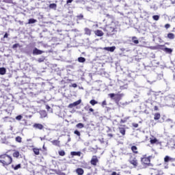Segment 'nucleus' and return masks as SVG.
Returning a JSON list of instances; mask_svg holds the SVG:
<instances>
[{
    "mask_svg": "<svg viewBox=\"0 0 175 175\" xmlns=\"http://www.w3.org/2000/svg\"><path fill=\"white\" fill-rule=\"evenodd\" d=\"M108 96L112 100H114V102L116 103L117 106H120V100L122 99V96H124V94H114V93H110L108 94Z\"/></svg>",
    "mask_w": 175,
    "mask_h": 175,
    "instance_id": "f257e3e1",
    "label": "nucleus"
},
{
    "mask_svg": "<svg viewBox=\"0 0 175 175\" xmlns=\"http://www.w3.org/2000/svg\"><path fill=\"white\" fill-rule=\"evenodd\" d=\"M104 31L107 32V35H114V33L117 32L116 27L113 26V25H107L104 29Z\"/></svg>",
    "mask_w": 175,
    "mask_h": 175,
    "instance_id": "f03ea898",
    "label": "nucleus"
},
{
    "mask_svg": "<svg viewBox=\"0 0 175 175\" xmlns=\"http://www.w3.org/2000/svg\"><path fill=\"white\" fill-rule=\"evenodd\" d=\"M0 158H1V159H5V160L8 159V161H5L6 163H8V165H10V163H12V162H13V159L12 158V157H10L6 154L0 155Z\"/></svg>",
    "mask_w": 175,
    "mask_h": 175,
    "instance_id": "7ed1b4c3",
    "label": "nucleus"
},
{
    "mask_svg": "<svg viewBox=\"0 0 175 175\" xmlns=\"http://www.w3.org/2000/svg\"><path fill=\"white\" fill-rule=\"evenodd\" d=\"M158 49L163 50V51H165V53H167V54H172V53H173V49L165 47V45H158Z\"/></svg>",
    "mask_w": 175,
    "mask_h": 175,
    "instance_id": "20e7f679",
    "label": "nucleus"
},
{
    "mask_svg": "<svg viewBox=\"0 0 175 175\" xmlns=\"http://www.w3.org/2000/svg\"><path fill=\"white\" fill-rule=\"evenodd\" d=\"M44 53V51H42L36 47L33 49L32 54L33 55H42V54Z\"/></svg>",
    "mask_w": 175,
    "mask_h": 175,
    "instance_id": "39448f33",
    "label": "nucleus"
},
{
    "mask_svg": "<svg viewBox=\"0 0 175 175\" xmlns=\"http://www.w3.org/2000/svg\"><path fill=\"white\" fill-rule=\"evenodd\" d=\"M80 103H81V99H79L72 103H70V105H68V107L69 109H73V107H76V106H79Z\"/></svg>",
    "mask_w": 175,
    "mask_h": 175,
    "instance_id": "423d86ee",
    "label": "nucleus"
},
{
    "mask_svg": "<svg viewBox=\"0 0 175 175\" xmlns=\"http://www.w3.org/2000/svg\"><path fill=\"white\" fill-rule=\"evenodd\" d=\"M157 81V77H154V75H150L148 79H147V82L153 84V83H155Z\"/></svg>",
    "mask_w": 175,
    "mask_h": 175,
    "instance_id": "0eeeda50",
    "label": "nucleus"
},
{
    "mask_svg": "<svg viewBox=\"0 0 175 175\" xmlns=\"http://www.w3.org/2000/svg\"><path fill=\"white\" fill-rule=\"evenodd\" d=\"M98 161L99 160H98V157L96 156H93L90 163L93 165V166H96V163H98Z\"/></svg>",
    "mask_w": 175,
    "mask_h": 175,
    "instance_id": "6e6552de",
    "label": "nucleus"
},
{
    "mask_svg": "<svg viewBox=\"0 0 175 175\" xmlns=\"http://www.w3.org/2000/svg\"><path fill=\"white\" fill-rule=\"evenodd\" d=\"M141 161L144 165H147L149 162H151L150 157L142 158Z\"/></svg>",
    "mask_w": 175,
    "mask_h": 175,
    "instance_id": "1a4fd4ad",
    "label": "nucleus"
},
{
    "mask_svg": "<svg viewBox=\"0 0 175 175\" xmlns=\"http://www.w3.org/2000/svg\"><path fill=\"white\" fill-rule=\"evenodd\" d=\"M120 1L121 0H111V2H112V8H118V3H120Z\"/></svg>",
    "mask_w": 175,
    "mask_h": 175,
    "instance_id": "9d476101",
    "label": "nucleus"
},
{
    "mask_svg": "<svg viewBox=\"0 0 175 175\" xmlns=\"http://www.w3.org/2000/svg\"><path fill=\"white\" fill-rule=\"evenodd\" d=\"M51 143L53 146H55L56 147H61V142H59L57 139H55L53 141H51Z\"/></svg>",
    "mask_w": 175,
    "mask_h": 175,
    "instance_id": "9b49d317",
    "label": "nucleus"
},
{
    "mask_svg": "<svg viewBox=\"0 0 175 175\" xmlns=\"http://www.w3.org/2000/svg\"><path fill=\"white\" fill-rule=\"evenodd\" d=\"M33 128H36V129L42 130L44 128V126L42 124L36 123L33 124Z\"/></svg>",
    "mask_w": 175,
    "mask_h": 175,
    "instance_id": "f8f14e48",
    "label": "nucleus"
},
{
    "mask_svg": "<svg viewBox=\"0 0 175 175\" xmlns=\"http://www.w3.org/2000/svg\"><path fill=\"white\" fill-rule=\"evenodd\" d=\"M129 162L131 165H133L135 167L137 166V160L136 159V158L129 160Z\"/></svg>",
    "mask_w": 175,
    "mask_h": 175,
    "instance_id": "ddd939ff",
    "label": "nucleus"
},
{
    "mask_svg": "<svg viewBox=\"0 0 175 175\" xmlns=\"http://www.w3.org/2000/svg\"><path fill=\"white\" fill-rule=\"evenodd\" d=\"M40 118H46V117H47V112H46L44 110L40 111Z\"/></svg>",
    "mask_w": 175,
    "mask_h": 175,
    "instance_id": "4468645a",
    "label": "nucleus"
},
{
    "mask_svg": "<svg viewBox=\"0 0 175 175\" xmlns=\"http://www.w3.org/2000/svg\"><path fill=\"white\" fill-rule=\"evenodd\" d=\"M70 155H72V157H81V152L79 151V152H70Z\"/></svg>",
    "mask_w": 175,
    "mask_h": 175,
    "instance_id": "2eb2a0df",
    "label": "nucleus"
},
{
    "mask_svg": "<svg viewBox=\"0 0 175 175\" xmlns=\"http://www.w3.org/2000/svg\"><path fill=\"white\" fill-rule=\"evenodd\" d=\"M85 35H88V36H91V32H92V30L90 29L88 27H85L84 29Z\"/></svg>",
    "mask_w": 175,
    "mask_h": 175,
    "instance_id": "dca6fc26",
    "label": "nucleus"
},
{
    "mask_svg": "<svg viewBox=\"0 0 175 175\" xmlns=\"http://www.w3.org/2000/svg\"><path fill=\"white\" fill-rule=\"evenodd\" d=\"M105 50L110 51V53H113L114 50H116V46H107L105 48Z\"/></svg>",
    "mask_w": 175,
    "mask_h": 175,
    "instance_id": "f3484780",
    "label": "nucleus"
},
{
    "mask_svg": "<svg viewBox=\"0 0 175 175\" xmlns=\"http://www.w3.org/2000/svg\"><path fill=\"white\" fill-rule=\"evenodd\" d=\"M44 59H46V57L41 56L40 57L38 58L36 61L38 64H42V62H44Z\"/></svg>",
    "mask_w": 175,
    "mask_h": 175,
    "instance_id": "a211bd4d",
    "label": "nucleus"
},
{
    "mask_svg": "<svg viewBox=\"0 0 175 175\" xmlns=\"http://www.w3.org/2000/svg\"><path fill=\"white\" fill-rule=\"evenodd\" d=\"M76 172L78 175H83L84 174V170L83 168H77Z\"/></svg>",
    "mask_w": 175,
    "mask_h": 175,
    "instance_id": "6ab92c4d",
    "label": "nucleus"
},
{
    "mask_svg": "<svg viewBox=\"0 0 175 175\" xmlns=\"http://www.w3.org/2000/svg\"><path fill=\"white\" fill-rule=\"evenodd\" d=\"M95 35H96V36H103L104 33L102 30H96L95 31Z\"/></svg>",
    "mask_w": 175,
    "mask_h": 175,
    "instance_id": "aec40b11",
    "label": "nucleus"
},
{
    "mask_svg": "<svg viewBox=\"0 0 175 175\" xmlns=\"http://www.w3.org/2000/svg\"><path fill=\"white\" fill-rule=\"evenodd\" d=\"M132 42L135 44H139V40H137V37L133 36L132 37Z\"/></svg>",
    "mask_w": 175,
    "mask_h": 175,
    "instance_id": "412c9836",
    "label": "nucleus"
},
{
    "mask_svg": "<svg viewBox=\"0 0 175 175\" xmlns=\"http://www.w3.org/2000/svg\"><path fill=\"white\" fill-rule=\"evenodd\" d=\"M53 172H54V173L57 175H65V173L61 172V170H53Z\"/></svg>",
    "mask_w": 175,
    "mask_h": 175,
    "instance_id": "4be33fe9",
    "label": "nucleus"
},
{
    "mask_svg": "<svg viewBox=\"0 0 175 175\" xmlns=\"http://www.w3.org/2000/svg\"><path fill=\"white\" fill-rule=\"evenodd\" d=\"M6 74V68H0V75H1V76H3V75Z\"/></svg>",
    "mask_w": 175,
    "mask_h": 175,
    "instance_id": "5701e85b",
    "label": "nucleus"
},
{
    "mask_svg": "<svg viewBox=\"0 0 175 175\" xmlns=\"http://www.w3.org/2000/svg\"><path fill=\"white\" fill-rule=\"evenodd\" d=\"M119 132L124 136L126 132L125 129L124 127H119Z\"/></svg>",
    "mask_w": 175,
    "mask_h": 175,
    "instance_id": "b1692460",
    "label": "nucleus"
},
{
    "mask_svg": "<svg viewBox=\"0 0 175 175\" xmlns=\"http://www.w3.org/2000/svg\"><path fill=\"white\" fill-rule=\"evenodd\" d=\"M12 155L14 158H18L20 157V152L15 150Z\"/></svg>",
    "mask_w": 175,
    "mask_h": 175,
    "instance_id": "393cba45",
    "label": "nucleus"
},
{
    "mask_svg": "<svg viewBox=\"0 0 175 175\" xmlns=\"http://www.w3.org/2000/svg\"><path fill=\"white\" fill-rule=\"evenodd\" d=\"M131 150L134 154H138L139 152H137V147L136 146H133L131 147Z\"/></svg>",
    "mask_w": 175,
    "mask_h": 175,
    "instance_id": "a878e982",
    "label": "nucleus"
},
{
    "mask_svg": "<svg viewBox=\"0 0 175 175\" xmlns=\"http://www.w3.org/2000/svg\"><path fill=\"white\" fill-rule=\"evenodd\" d=\"M76 128H77L78 129H83V128H84V124H83V123H78L76 125Z\"/></svg>",
    "mask_w": 175,
    "mask_h": 175,
    "instance_id": "bb28decb",
    "label": "nucleus"
},
{
    "mask_svg": "<svg viewBox=\"0 0 175 175\" xmlns=\"http://www.w3.org/2000/svg\"><path fill=\"white\" fill-rule=\"evenodd\" d=\"M78 62H81V64H84V62H85V57H78Z\"/></svg>",
    "mask_w": 175,
    "mask_h": 175,
    "instance_id": "cd10ccee",
    "label": "nucleus"
},
{
    "mask_svg": "<svg viewBox=\"0 0 175 175\" xmlns=\"http://www.w3.org/2000/svg\"><path fill=\"white\" fill-rule=\"evenodd\" d=\"M167 38L168 39H171V40L174 39V33H169L167 34Z\"/></svg>",
    "mask_w": 175,
    "mask_h": 175,
    "instance_id": "c85d7f7f",
    "label": "nucleus"
},
{
    "mask_svg": "<svg viewBox=\"0 0 175 175\" xmlns=\"http://www.w3.org/2000/svg\"><path fill=\"white\" fill-rule=\"evenodd\" d=\"M159 118H161V113H155L154 120H155V121H157V120H159Z\"/></svg>",
    "mask_w": 175,
    "mask_h": 175,
    "instance_id": "c756f323",
    "label": "nucleus"
},
{
    "mask_svg": "<svg viewBox=\"0 0 175 175\" xmlns=\"http://www.w3.org/2000/svg\"><path fill=\"white\" fill-rule=\"evenodd\" d=\"M105 16L107 17V18H109V20H114V16L111 14H106Z\"/></svg>",
    "mask_w": 175,
    "mask_h": 175,
    "instance_id": "7c9ffc66",
    "label": "nucleus"
},
{
    "mask_svg": "<svg viewBox=\"0 0 175 175\" xmlns=\"http://www.w3.org/2000/svg\"><path fill=\"white\" fill-rule=\"evenodd\" d=\"M90 105H92V106H95V105H98V101L92 99L90 101Z\"/></svg>",
    "mask_w": 175,
    "mask_h": 175,
    "instance_id": "2f4dec72",
    "label": "nucleus"
},
{
    "mask_svg": "<svg viewBox=\"0 0 175 175\" xmlns=\"http://www.w3.org/2000/svg\"><path fill=\"white\" fill-rule=\"evenodd\" d=\"M36 19L34 18H30L29 19V22L28 24H35V23H36Z\"/></svg>",
    "mask_w": 175,
    "mask_h": 175,
    "instance_id": "473e14b6",
    "label": "nucleus"
},
{
    "mask_svg": "<svg viewBox=\"0 0 175 175\" xmlns=\"http://www.w3.org/2000/svg\"><path fill=\"white\" fill-rule=\"evenodd\" d=\"M12 167L14 168V170H18L21 167V164H18L16 166L12 165Z\"/></svg>",
    "mask_w": 175,
    "mask_h": 175,
    "instance_id": "72a5a7b5",
    "label": "nucleus"
},
{
    "mask_svg": "<svg viewBox=\"0 0 175 175\" xmlns=\"http://www.w3.org/2000/svg\"><path fill=\"white\" fill-rule=\"evenodd\" d=\"M50 9H57V4L55 3H51L49 5Z\"/></svg>",
    "mask_w": 175,
    "mask_h": 175,
    "instance_id": "f704fd0d",
    "label": "nucleus"
},
{
    "mask_svg": "<svg viewBox=\"0 0 175 175\" xmlns=\"http://www.w3.org/2000/svg\"><path fill=\"white\" fill-rule=\"evenodd\" d=\"M0 163L3 164V166H9V164L5 160H0Z\"/></svg>",
    "mask_w": 175,
    "mask_h": 175,
    "instance_id": "c9c22d12",
    "label": "nucleus"
},
{
    "mask_svg": "<svg viewBox=\"0 0 175 175\" xmlns=\"http://www.w3.org/2000/svg\"><path fill=\"white\" fill-rule=\"evenodd\" d=\"M16 142H17L18 143H21L23 138H21V137L18 136L15 138Z\"/></svg>",
    "mask_w": 175,
    "mask_h": 175,
    "instance_id": "e433bc0d",
    "label": "nucleus"
},
{
    "mask_svg": "<svg viewBox=\"0 0 175 175\" xmlns=\"http://www.w3.org/2000/svg\"><path fill=\"white\" fill-rule=\"evenodd\" d=\"M157 77L159 79V80H162L163 79V72H161L159 74H157Z\"/></svg>",
    "mask_w": 175,
    "mask_h": 175,
    "instance_id": "4c0bfd02",
    "label": "nucleus"
},
{
    "mask_svg": "<svg viewBox=\"0 0 175 175\" xmlns=\"http://www.w3.org/2000/svg\"><path fill=\"white\" fill-rule=\"evenodd\" d=\"M33 151L36 155H39L40 154L39 149L34 148H33Z\"/></svg>",
    "mask_w": 175,
    "mask_h": 175,
    "instance_id": "58836bf2",
    "label": "nucleus"
},
{
    "mask_svg": "<svg viewBox=\"0 0 175 175\" xmlns=\"http://www.w3.org/2000/svg\"><path fill=\"white\" fill-rule=\"evenodd\" d=\"M65 150H60L59 151V155L60 157H65Z\"/></svg>",
    "mask_w": 175,
    "mask_h": 175,
    "instance_id": "ea45409f",
    "label": "nucleus"
},
{
    "mask_svg": "<svg viewBox=\"0 0 175 175\" xmlns=\"http://www.w3.org/2000/svg\"><path fill=\"white\" fill-rule=\"evenodd\" d=\"M152 18L154 21H158L159 20V15H154L152 16Z\"/></svg>",
    "mask_w": 175,
    "mask_h": 175,
    "instance_id": "a19ab883",
    "label": "nucleus"
},
{
    "mask_svg": "<svg viewBox=\"0 0 175 175\" xmlns=\"http://www.w3.org/2000/svg\"><path fill=\"white\" fill-rule=\"evenodd\" d=\"M17 47H20V44L16 43V44H14L12 46L13 50H16V49H17Z\"/></svg>",
    "mask_w": 175,
    "mask_h": 175,
    "instance_id": "79ce46f5",
    "label": "nucleus"
},
{
    "mask_svg": "<svg viewBox=\"0 0 175 175\" xmlns=\"http://www.w3.org/2000/svg\"><path fill=\"white\" fill-rule=\"evenodd\" d=\"M77 18H78V20H83V18H84V16L83 15V14H81L77 16Z\"/></svg>",
    "mask_w": 175,
    "mask_h": 175,
    "instance_id": "37998d69",
    "label": "nucleus"
},
{
    "mask_svg": "<svg viewBox=\"0 0 175 175\" xmlns=\"http://www.w3.org/2000/svg\"><path fill=\"white\" fill-rule=\"evenodd\" d=\"M15 119L17 120L18 121H21V120H23V116H21V115L17 116L15 118Z\"/></svg>",
    "mask_w": 175,
    "mask_h": 175,
    "instance_id": "c03bdc74",
    "label": "nucleus"
},
{
    "mask_svg": "<svg viewBox=\"0 0 175 175\" xmlns=\"http://www.w3.org/2000/svg\"><path fill=\"white\" fill-rule=\"evenodd\" d=\"M157 142H158V139H157V138L150 139V144H155V143H157Z\"/></svg>",
    "mask_w": 175,
    "mask_h": 175,
    "instance_id": "a18cd8bd",
    "label": "nucleus"
},
{
    "mask_svg": "<svg viewBox=\"0 0 175 175\" xmlns=\"http://www.w3.org/2000/svg\"><path fill=\"white\" fill-rule=\"evenodd\" d=\"M170 159H172L170 158V157L166 156V157L164 158V161H165V162H169V161H170Z\"/></svg>",
    "mask_w": 175,
    "mask_h": 175,
    "instance_id": "49530a36",
    "label": "nucleus"
},
{
    "mask_svg": "<svg viewBox=\"0 0 175 175\" xmlns=\"http://www.w3.org/2000/svg\"><path fill=\"white\" fill-rule=\"evenodd\" d=\"M75 135H77V136H81V134L80 133V131L79 130H75L74 131Z\"/></svg>",
    "mask_w": 175,
    "mask_h": 175,
    "instance_id": "de8ad7c7",
    "label": "nucleus"
},
{
    "mask_svg": "<svg viewBox=\"0 0 175 175\" xmlns=\"http://www.w3.org/2000/svg\"><path fill=\"white\" fill-rule=\"evenodd\" d=\"M101 105H102V107H105V106H106V105H107V103H106V100H104L102 102Z\"/></svg>",
    "mask_w": 175,
    "mask_h": 175,
    "instance_id": "09e8293b",
    "label": "nucleus"
},
{
    "mask_svg": "<svg viewBox=\"0 0 175 175\" xmlns=\"http://www.w3.org/2000/svg\"><path fill=\"white\" fill-rule=\"evenodd\" d=\"M132 126H133L134 128H138V127H139V124H137V123H133V124H132Z\"/></svg>",
    "mask_w": 175,
    "mask_h": 175,
    "instance_id": "8fccbe9b",
    "label": "nucleus"
},
{
    "mask_svg": "<svg viewBox=\"0 0 175 175\" xmlns=\"http://www.w3.org/2000/svg\"><path fill=\"white\" fill-rule=\"evenodd\" d=\"M165 28H166V29H169V28H170V24H169V23L165 24Z\"/></svg>",
    "mask_w": 175,
    "mask_h": 175,
    "instance_id": "3c124183",
    "label": "nucleus"
},
{
    "mask_svg": "<svg viewBox=\"0 0 175 175\" xmlns=\"http://www.w3.org/2000/svg\"><path fill=\"white\" fill-rule=\"evenodd\" d=\"M86 10H88V12H92V7H86Z\"/></svg>",
    "mask_w": 175,
    "mask_h": 175,
    "instance_id": "603ef678",
    "label": "nucleus"
},
{
    "mask_svg": "<svg viewBox=\"0 0 175 175\" xmlns=\"http://www.w3.org/2000/svg\"><path fill=\"white\" fill-rule=\"evenodd\" d=\"M73 2V0H67L66 3L67 5H69V3H72Z\"/></svg>",
    "mask_w": 175,
    "mask_h": 175,
    "instance_id": "864d4df0",
    "label": "nucleus"
},
{
    "mask_svg": "<svg viewBox=\"0 0 175 175\" xmlns=\"http://www.w3.org/2000/svg\"><path fill=\"white\" fill-rule=\"evenodd\" d=\"M154 110L155 111H158V110H159V109L158 108V106L155 105V106L154 107Z\"/></svg>",
    "mask_w": 175,
    "mask_h": 175,
    "instance_id": "5fc2aeb1",
    "label": "nucleus"
},
{
    "mask_svg": "<svg viewBox=\"0 0 175 175\" xmlns=\"http://www.w3.org/2000/svg\"><path fill=\"white\" fill-rule=\"evenodd\" d=\"M72 87H73V88H77V83H72Z\"/></svg>",
    "mask_w": 175,
    "mask_h": 175,
    "instance_id": "6e6d98bb",
    "label": "nucleus"
},
{
    "mask_svg": "<svg viewBox=\"0 0 175 175\" xmlns=\"http://www.w3.org/2000/svg\"><path fill=\"white\" fill-rule=\"evenodd\" d=\"M151 9H154V10H157V9H158V8H157V6L155 5H154L153 6L151 7Z\"/></svg>",
    "mask_w": 175,
    "mask_h": 175,
    "instance_id": "4d7b16f0",
    "label": "nucleus"
},
{
    "mask_svg": "<svg viewBox=\"0 0 175 175\" xmlns=\"http://www.w3.org/2000/svg\"><path fill=\"white\" fill-rule=\"evenodd\" d=\"M82 1H83V0H76L75 1L76 3H81Z\"/></svg>",
    "mask_w": 175,
    "mask_h": 175,
    "instance_id": "13d9d810",
    "label": "nucleus"
},
{
    "mask_svg": "<svg viewBox=\"0 0 175 175\" xmlns=\"http://www.w3.org/2000/svg\"><path fill=\"white\" fill-rule=\"evenodd\" d=\"M8 36H9V34H8V33H5L4 34L3 38H8Z\"/></svg>",
    "mask_w": 175,
    "mask_h": 175,
    "instance_id": "bf43d9fd",
    "label": "nucleus"
},
{
    "mask_svg": "<svg viewBox=\"0 0 175 175\" xmlns=\"http://www.w3.org/2000/svg\"><path fill=\"white\" fill-rule=\"evenodd\" d=\"M50 109H51V107L49 105H46V110H50Z\"/></svg>",
    "mask_w": 175,
    "mask_h": 175,
    "instance_id": "052dcab7",
    "label": "nucleus"
},
{
    "mask_svg": "<svg viewBox=\"0 0 175 175\" xmlns=\"http://www.w3.org/2000/svg\"><path fill=\"white\" fill-rule=\"evenodd\" d=\"M146 165H147V166H154V165H152V163H151L150 162Z\"/></svg>",
    "mask_w": 175,
    "mask_h": 175,
    "instance_id": "680f3d73",
    "label": "nucleus"
},
{
    "mask_svg": "<svg viewBox=\"0 0 175 175\" xmlns=\"http://www.w3.org/2000/svg\"><path fill=\"white\" fill-rule=\"evenodd\" d=\"M107 136H108L109 137H113V134L109 133V134H107Z\"/></svg>",
    "mask_w": 175,
    "mask_h": 175,
    "instance_id": "e2e57ef3",
    "label": "nucleus"
},
{
    "mask_svg": "<svg viewBox=\"0 0 175 175\" xmlns=\"http://www.w3.org/2000/svg\"><path fill=\"white\" fill-rule=\"evenodd\" d=\"M5 2H7L8 3H10L12 0H5Z\"/></svg>",
    "mask_w": 175,
    "mask_h": 175,
    "instance_id": "0e129e2a",
    "label": "nucleus"
},
{
    "mask_svg": "<svg viewBox=\"0 0 175 175\" xmlns=\"http://www.w3.org/2000/svg\"><path fill=\"white\" fill-rule=\"evenodd\" d=\"M171 148H174L175 149V143L174 142H173V146H171Z\"/></svg>",
    "mask_w": 175,
    "mask_h": 175,
    "instance_id": "69168bd1",
    "label": "nucleus"
},
{
    "mask_svg": "<svg viewBox=\"0 0 175 175\" xmlns=\"http://www.w3.org/2000/svg\"><path fill=\"white\" fill-rule=\"evenodd\" d=\"M89 111L93 112V111H94V109L90 108V109H89Z\"/></svg>",
    "mask_w": 175,
    "mask_h": 175,
    "instance_id": "338daca9",
    "label": "nucleus"
},
{
    "mask_svg": "<svg viewBox=\"0 0 175 175\" xmlns=\"http://www.w3.org/2000/svg\"><path fill=\"white\" fill-rule=\"evenodd\" d=\"M111 175H117V172H113L112 174H111Z\"/></svg>",
    "mask_w": 175,
    "mask_h": 175,
    "instance_id": "774afa93",
    "label": "nucleus"
}]
</instances>
